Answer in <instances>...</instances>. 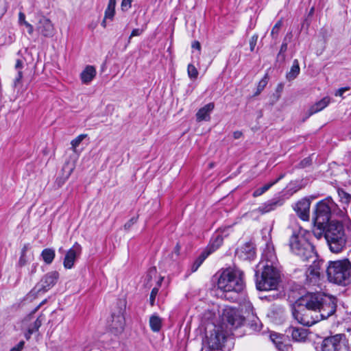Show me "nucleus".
<instances>
[{
    "label": "nucleus",
    "instance_id": "nucleus-1",
    "mask_svg": "<svg viewBox=\"0 0 351 351\" xmlns=\"http://www.w3.org/2000/svg\"><path fill=\"white\" fill-rule=\"evenodd\" d=\"M310 234L304 230L294 232L290 238L289 245L293 254L300 257L303 261L313 260V264L306 271V284L315 285L320 278L324 261L318 259L315 247L308 241Z\"/></svg>",
    "mask_w": 351,
    "mask_h": 351
},
{
    "label": "nucleus",
    "instance_id": "nucleus-2",
    "mask_svg": "<svg viewBox=\"0 0 351 351\" xmlns=\"http://www.w3.org/2000/svg\"><path fill=\"white\" fill-rule=\"evenodd\" d=\"M332 215H335L340 217H345V213L341 210L337 204L330 197L319 202L316 205L315 212L314 224L317 230H324L327 223H330Z\"/></svg>",
    "mask_w": 351,
    "mask_h": 351
},
{
    "label": "nucleus",
    "instance_id": "nucleus-3",
    "mask_svg": "<svg viewBox=\"0 0 351 351\" xmlns=\"http://www.w3.org/2000/svg\"><path fill=\"white\" fill-rule=\"evenodd\" d=\"M319 234L324 233L331 252L339 253L346 245L344 229L341 223L338 221H331L327 223L324 230H319Z\"/></svg>",
    "mask_w": 351,
    "mask_h": 351
},
{
    "label": "nucleus",
    "instance_id": "nucleus-4",
    "mask_svg": "<svg viewBox=\"0 0 351 351\" xmlns=\"http://www.w3.org/2000/svg\"><path fill=\"white\" fill-rule=\"evenodd\" d=\"M256 286L260 291L276 289L280 280L277 266L265 265L255 270Z\"/></svg>",
    "mask_w": 351,
    "mask_h": 351
},
{
    "label": "nucleus",
    "instance_id": "nucleus-5",
    "mask_svg": "<svg viewBox=\"0 0 351 351\" xmlns=\"http://www.w3.org/2000/svg\"><path fill=\"white\" fill-rule=\"evenodd\" d=\"M326 274L330 282L346 285L351 281V262L346 258L329 261Z\"/></svg>",
    "mask_w": 351,
    "mask_h": 351
},
{
    "label": "nucleus",
    "instance_id": "nucleus-6",
    "mask_svg": "<svg viewBox=\"0 0 351 351\" xmlns=\"http://www.w3.org/2000/svg\"><path fill=\"white\" fill-rule=\"evenodd\" d=\"M217 285L219 290H243V273L237 269H227L220 275Z\"/></svg>",
    "mask_w": 351,
    "mask_h": 351
},
{
    "label": "nucleus",
    "instance_id": "nucleus-7",
    "mask_svg": "<svg viewBox=\"0 0 351 351\" xmlns=\"http://www.w3.org/2000/svg\"><path fill=\"white\" fill-rule=\"evenodd\" d=\"M348 338L344 334H337L326 337L322 343V351H341L349 349L348 339L351 337V328L347 329Z\"/></svg>",
    "mask_w": 351,
    "mask_h": 351
},
{
    "label": "nucleus",
    "instance_id": "nucleus-8",
    "mask_svg": "<svg viewBox=\"0 0 351 351\" xmlns=\"http://www.w3.org/2000/svg\"><path fill=\"white\" fill-rule=\"evenodd\" d=\"M293 317L301 324L310 326L319 321L318 313L295 302L292 306Z\"/></svg>",
    "mask_w": 351,
    "mask_h": 351
},
{
    "label": "nucleus",
    "instance_id": "nucleus-9",
    "mask_svg": "<svg viewBox=\"0 0 351 351\" xmlns=\"http://www.w3.org/2000/svg\"><path fill=\"white\" fill-rule=\"evenodd\" d=\"M59 278V273L52 271L46 274L39 282L30 291V293L38 295L48 291L57 282Z\"/></svg>",
    "mask_w": 351,
    "mask_h": 351
},
{
    "label": "nucleus",
    "instance_id": "nucleus-10",
    "mask_svg": "<svg viewBox=\"0 0 351 351\" xmlns=\"http://www.w3.org/2000/svg\"><path fill=\"white\" fill-rule=\"evenodd\" d=\"M223 320L226 321L230 330H237L241 327L245 319L242 316L240 312L235 308L226 307L223 313Z\"/></svg>",
    "mask_w": 351,
    "mask_h": 351
},
{
    "label": "nucleus",
    "instance_id": "nucleus-11",
    "mask_svg": "<svg viewBox=\"0 0 351 351\" xmlns=\"http://www.w3.org/2000/svg\"><path fill=\"white\" fill-rule=\"evenodd\" d=\"M324 295V294L322 292H308L299 298L295 302L313 311H317Z\"/></svg>",
    "mask_w": 351,
    "mask_h": 351
},
{
    "label": "nucleus",
    "instance_id": "nucleus-12",
    "mask_svg": "<svg viewBox=\"0 0 351 351\" xmlns=\"http://www.w3.org/2000/svg\"><path fill=\"white\" fill-rule=\"evenodd\" d=\"M229 339H226L221 333L215 331L211 332L210 336H206V339L203 340L202 344L203 349H209L210 351L219 350L223 348L225 341Z\"/></svg>",
    "mask_w": 351,
    "mask_h": 351
},
{
    "label": "nucleus",
    "instance_id": "nucleus-13",
    "mask_svg": "<svg viewBox=\"0 0 351 351\" xmlns=\"http://www.w3.org/2000/svg\"><path fill=\"white\" fill-rule=\"evenodd\" d=\"M319 306L317 311L319 315V321L320 319H327L336 311V304L330 298L325 294Z\"/></svg>",
    "mask_w": 351,
    "mask_h": 351
},
{
    "label": "nucleus",
    "instance_id": "nucleus-14",
    "mask_svg": "<svg viewBox=\"0 0 351 351\" xmlns=\"http://www.w3.org/2000/svg\"><path fill=\"white\" fill-rule=\"evenodd\" d=\"M269 339L279 351H287L291 348V340L288 335L271 332Z\"/></svg>",
    "mask_w": 351,
    "mask_h": 351
},
{
    "label": "nucleus",
    "instance_id": "nucleus-15",
    "mask_svg": "<svg viewBox=\"0 0 351 351\" xmlns=\"http://www.w3.org/2000/svg\"><path fill=\"white\" fill-rule=\"evenodd\" d=\"M124 327L125 317L123 315V310L120 308L117 313H112L109 328L112 332L117 335L123 331Z\"/></svg>",
    "mask_w": 351,
    "mask_h": 351
},
{
    "label": "nucleus",
    "instance_id": "nucleus-16",
    "mask_svg": "<svg viewBox=\"0 0 351 351\" xmlns=\"http://www.w3.org/2000/svg\"><path fill=\"white\" fill-rule=\"evenodd\" d=\"M38 20L36 30L45 37H52L55 29L51 21L43 15L38 16Z\"/></svg>",
    "mask_w": 351,
    "mask_h": 351
},
{
    "label": "nucleus",
    "instance_id": "nucleus-17",
    "mask_svg": "<svg viewBox=\"0 0 351 351\" xmlns=\"http://www.w3.org/2000/svg\"><path fill=\"white\" fill-rule=\"evenodd\" d=\"M266 265L268 266L278 265V259L275 254L274 248L269 245H267L263 252L261 260L256 267H263Z\"/></svg>",
    "mask_w": 351,
    "mask_h": 351
},
{
    "label": "nucleus",
    "instance_id": "nucleus-18",
    "mask_svg": "<svg viewBox=\"0 0 351 351\" xmlns=\"http://www.w3.org/2000/svg\"><path fill=\"white\" fill-rule=\"evenodd\" d=\"M82 247L78 243H75L71 248H70L66 253L63 265L65 269H71L75 263V261L78 256L81 254Z\"/></svg>",
    "mask_w": 351,
    "mask_h": 351
},
{
    "label": "nucleus",
    "instance_id": "nucleus-19",
    "mask_svg": "<svg viewBox=\"0 0 351 351\" xmlns=\"http://www.w3.org/2000/svg\"><path fill=\"white\" fill-rule=\"evenodd\" d=\"M310 205V200L307 198H303L295 204L293 209L301 219L308 221L309 219Z\"/></svg>",
    "mask_w": 351,
    "mask_h": 351
},
{
    "label": "nucleus",
    "instance_id": "nucleus-20",
    "mask_svg": "<svg viewBox=\"0 0 351 351\" xmlns=\"http://www.w3.org/2000/svg\"><path fill=\"white\" fill-rule=\"evenodd\" d=\"M283 204V199L279 197L273 198L263 204L256 209V210L258 213L264 215L276 210L277 208L282 206Z\"/></svg>",
    "mask_w": 351,
    "mask_h": 351
},
{
    "label": "nucleus",
    "instance_id": "nucleus-21",
    "mask_svg": "<svg viewBox=\"0 0 351 351\" xmlns=\"http://www.w3.org/2000/svg\"><path fill=\"white\" fill-rule=\"evenodd\" d=\"M237 254L240 258L251 261L256 254L254 246L251 243H246L241 247Z\"/></svg>",
    "mask_w": 351,
    "mask_h": 351
},
{
    "label": "nucleus",
    "instance_id": "nucleus-22",
    "mask_svg": "<svg viewBox=\"0 0 351 351\" xmlns=\"http://www.w3.org/2000/svg\"><path fill=\"white\" fill-rule=\"evenodd\" d=\"M215 108V104L210 102L201 108L196 113V120L200 121H208L210 119V113Z\"/></svg>",
    "mask_w": 351,
    "mask_h": 351
},
{
    "label": "nucleus",
    "instance_id": "nucleus-23",
    "mask_svg": "<svg viewBox=\"0 0 351 351\" xmlns=\"http://www.w3.org/2000/svg\"><path fill=\"white\" fill-rule=\"evenodd\" d=\"M74 167L69 162L65 163L62 169V176H59L56 180L58 187L62 186L71 175Z\"/></svg>",
    "mask_w": 351,
    "mask_h": 351
},
{
    "label": "nucleus",
    "instance_id": "nucleus-24",
    "mask_svg": "<svg viewBox=\"0 0 351 351\" xmlns=\"http://www.w3.org/2000/svg\"><path fill=\"white\" fill-rule=\"evenodd\" d=\"M287 332L291 334L294 341L301 342L307 337V331L302 328L290 327Z\"/></svg>",
    "mask_w": 351,
    "mask_h": 351
},
{
    "label": "nucleus",
    "instance_id": "nucleus-25",
    "mask_svg": "<svg viewBox=\"0 0 351 351\" xmlns=\"http://www.w3.org/2000/svg\"><path fill=\"white\" fill-rule=\"evenodd\" d=\"M330 102V99L328 97H325L322 99L320 101L316 102L315 104L312 105L308 111L307 118L311 117V115L317 113L323 109H324Z\"/></svg>",
    "mask_w": 351,
    "mask_h": 351
},
{
    "label": "nucleus",
    "instance_id": "nucleus-26",
    "mask_svg": "<svg viewBox=\"0 0 351 351\" xmlns=\"http://www.w3.org/2000/svg\"><path fill=\"white\" fill-rule=\"evenodd\" d=\"M96 73V69L93 66H86L80 75L82 82L84 84L90 83L95 77Z\"/></svg>",
    "mask_w": 351,
    "mask_h": 351
},
{
    "label": "nucleus",
    "instance_id": "nucleus-27",
    "mask_svg": "<svg viewBox=\"0 0 351 351\" xmlns=\"http://www.w3.org/2000/svg\"><path fill=\"white\" fill-rule=\"evenodd\" d=\"M247 320L248 322L246 324V327L249 328L252 332L261 330L262 324L256 314L252 313V316L247 317Z\"/></svg>",
    "mask_w": 351,
    "mask_h": 351
},
{
    "label": "nucleus",
    "instance_id": "nucleus-28",
    "mask_svg": "<svg viewBox=\"0 0 351 351\" xmlns=\"http://www.w3.org/2000/svg\"><path fill=\"white\" fill-rule=\"evenodd\" d=\"M222 293L221 295V298L229 300L232 302H237L239 300V293L243 290H220Z\"/></svg>",
    "mask_w": 351,
    "mask_h": 351
},
{
    "label": "nucleus",
    "instance_id": "nucleus-29",
    "mask_svg": "<svg viewBox=\"0 0 351 351\" xmlns=\"http://www.w3.org/2000/svg\"><path fill=\"white\" fill-rule=\"evenodd\" d=\"M223 237L218 234L213 236L210 241V244L208 246V250L207 252H213L215 251L218 249L223 243Z\"/></svg>",
    "mask_w": 351,
    "mask_h": 351
},
{
    "label": "nucleus",
    "instance_id": "nucleus-30",
    "mask_svg": "<svg viewBox=\"0 0 351 351\" xmlns=\"http://www.w3.org/2000/svg\"><path fill=\"white\" fill-rule=\"evenodd\" d=\"M300 71L299 62L297 59L293 62L290 71L287 73L286 78L288 81H292L299 75Z\"/></svg>",
    "mask_w": 351,
    "mask_h": 351
},
{
    "label": "nucleus",
    "instance_id": "nucleus-31",
    "mask_svg": "<svg viewBox=\"0 0 351 351\" xmlns=\"http://www.w3.org/2000/svg\"><path fill=\"white\" fill-rule=\"evenodd\" d=\"M55 255V250L52 248H45L41 252V257L47 265H50L53 261Z\"/></svg>",
    "mask_w": 351,
    "mask_h": 351
},
{
    "label": "nucleus",
    "instance_id": "nucleus-32",
    "mask_svg": "<svg viewBox=\"0 0 351 351\" xmlns=\"http://www.w3.org/2000/svg\"><path fill=\"white\" fill-rule=\"evenodd\" d=\"M44 321V316L40 315L36 321L31 324L27 330V333L25 335L26 337L29 338L30 335L37 332L39 328L41 326L43 322Z\"/></svg>",
    "mask_w": 351,
    "mask_h": 351
},
{
    "label": "nucleus",
    "instance_id": "nucleus-33",
    "mask_svg": "<svg viewBox=\"0 0 351 351\" xmlns=\"http://www.w3.org/2000/svg\"><path fill=\"white\" fill-rule=\"evenodd\" d=\"M149 326L152 331H160L162 326L161 318L156 315H152L149 318Z\"/></svg>",
    "mask_w": 351,
    "mask_h": 351
},
{
    "label": "nucleus",
    "instance_id": "nucleus-34",
    "mask_svg": "<svg viewBox=\"0 0 351 351\" xmlns=\"http://www.w3.org/2000/svg\"><path fill=\"white\" fill-rule=\"evenodd\" d=\"M116 0H109L105 10L104 17L112 21L115 14Z\"/></svg>",
    "mask_w": 351,
    "mask_h": 351
},
{
    "label": "nucleus",
    "instance_id": "nucleus-35",
    "mask_svg": "<svg viewBox=\"0 0 351 351\" xmlns=\"http://www.w3.org/2000/svg\"><path fill=\"white\" fill-rule=\"evenodd\" d=\"M210 254V252H202L193 263V265L191 266V271L192 272L196 271Z\"/></svg>",
    "mask_w": 351,
    "mask_h": 351
},
{
    "label": "nucleus",
    "instance_id": "nucleus-36",
    "mask_svg": "<svg viewBox=\"0 0 351 351\" xmlns=\"http://www.w3.org/2000/svg\"><path fill=\"white\" fill-rule=\"evenodd\" d=\"M291 37H292L291 33L287 34L286 35V36L285 37L284 40L281 45L280 51L278 54V58L281 59L282 60H285V55L284 53L287 49V45H288L287 40H289L291 38Z\"/></svg>",
    "mask_w": 351,
    "mask_h": 351
},
{
    "label": "nucleus",
    "instance_id": "nucleus-37",
    "mask_svg": "<svg viewBox=\"0 0 351 351\" xmlns=\"http://www.w3.org/2000/svg\"><path fill=\"white\" fill-rule=\"evenodd\" d=\"M19 23L20 25H23L27 29V32L29 34H32L34 32L33 26L25 21V15L23 12H19Z\"/></svg>",
    "mask_w": 351,
    "mask_h": 351
},
{
    "label": "nucleus",
    "instance_id": "nucleus-38",
    "mask_svg": "<svg viewBox=\"0 0 351 351\" xmlns=\"http://www.w3.org/2000/svg\"><path fill=\"white\" fill-rule=\"evenodd\" d=\"M338 195L340 198V201L345 204L346 205H348V204L351 202V195L344 191L343 190L339 189L338 190Z\"/></svg>",
    "mask_w": 351,
    "mask_h": 351
},
{
    "label": "nucleus",
    "instance_id": "nucleus-39",
    "mask_svg": "<svg viewBox=\"0 0 351 351\" xmlns=\"http://www.w3.org/2000/svg\"><path fill=\"white\" fill-rule=\"evenodd\" d=\"M274 185V183H268L263 186L262 187H260L258 189H256L253 192V196L256 197L261 195H263L264 193H265L267 191H268L272 186Z\"/></svg>",
    "mask_w": 351,
    "mask_h": 351
},
{
    "label": "nucleus",
    "instance_id": "nucleus-40",
    "mask_svg": "<svg viewBox=\"0 0 351 351\" xmlns=\"http://www.w3.org/2000/svg\"><path fill=\"white\" fill-rule=\"evenodd\" d=\"M87 137V134H82L77 136L75 138L71 141V145L72 149L75 152L76 148L79 146L81 142Z\"/></svg>",
    "mask_w": 351,
    "mask_h": 351
},
{
    "label": "nucleus",
    "instance_id": "nucleus-41",
    "mask_svg": "<svg viewBox=\"0 0 351 351\" xmlns=\"http://www.w3.org/2000/svg\"><path fill=\"white\" fill-rule=\"evenodd\" d=\"M242 307L245 309V312L247 313V317L252 316V313L256 314L253 305L250 301H245L242 305Z\"/></svg>",
    "mask_w": 351,
    "mask_h": 351
},
{
    "label": "nucleus",
    "instance_id": "nucleus-42",
    "mask_svg": "<svg viewBox=\"0 0 351 351\" xmlns=\"http://www.w3.org/2000/svg\"><path fill=\"white\" fill-rule=\"evenodd\" d=\"M187 71H188L189 77L191 79H196L197 77L198 71L193 64H189L188 65Z\"/></svg>",
    "mask_w": 351,
    "mask_h": 351
},
{
    "label": "nucleus",
    "instance_id": "nucleus-43",
    "mask_svg": "<svg viewBox=\"0 0 351 351\" xmlns=\"http://www.w3.org/2000/svg\"><path fill=\"white\" fill-rule=\"evenodd\" d=\"M282 25V21H278L275 25L273 27L271 32V35L273 38L276 39L278 38L280 29Z\"/></svg>",
    "mask_w": 351,
    "mask_h": 351
},
{
    "label": "nucleus",
    "instance_id": "nucleus-44",
    "mask_svg": "<svg viewBox=\"0 0 351 351\" xmlns=\"http://www.w3.org/2000/svg\"><path fill=\"white\" fill-rule=\"evenodd\" d=\"M268 80H267V75H265L264 77L259 82L258 86H257V92L256 95L259 94L266 86L267 84Z\"/></svg>",
    "mask_w": 351,
    "mask_h": 351
},
{
    "label": "nucleus",
    "instance_id": "nucleus-45",
    "mask_svg": "<svg viewBox=\"0 0 351 351\" xmlns=\"http://www.w3.org/2000/svg\"><path fill=\"white\" fill-rule=\"evenodd\" d=\"M158 293V287H154L151 291L149 297V303L152 306L155 304L156 297Z\"/></svg>",
    "mask_w": 351,
    "mask_h": 351
},
{
    "label": "nucleus",
    "instance_id": "nucleus-46",
    "mask_svg": "<svg viewBox=\"0 0 351 351\" xmlns=\"http://www.w3.org/2000/svg\"><path fill=\"white\" fill-rule=\"evenodd\" d=\"M8 4L6 0H0V18L6 12Z\"/></svg>",
    "mask_w": 351,
    "mask_h": 351
},
{
    "label": "nucleus",
    "instance_id": "nucleus-47",
    "mask_svg": "<svg viewBox=\"0 0 351 351\" xmlns=\"http://www.w3.org/2000/svg\"><path fill=\"white\" fill-rule=\"evenodd\" d=\"M138 216L132 217L124 225L125 230H129L134 223L137 222Z\"/></svg>",
    "mask_w": 351,
    "mask_h": 351
},
{
    "label": "nucleus",
    "instance_id": "nucleus-48",
    "mask_svg": "<svg viewBox=\"0 0 351 351\" xmlns=\"http://www.w3.org/2000/svg\"><path fill=\"white\" fill-rule=\"evenodd\" d=\"M132 2V0H122L121 5V10L123 11L128 10L129 8H131Z\"/></svg>",
    "mask_w": 351,
    "mask_h": 351
},
{
    "label": "nucleus",
    "instance_id": "nucleus-49",
    "mask_svg": "<svg viewBox=\"0 0 351 351\" xmlns=\"http://www.w3.org/2000/svg\"><path fill=\"white\" fill-rule=\"evenodd\" d=\"M257 40H258V35L254 34L251 37V38L250 40V47L251 51H253L254 50L255 46L257 43Z\"/></svg>",
    "mask_w": 351,
    "mask_h": 351
},
{
    "label": "nucleus",
    "instance_id": "nucleus-50",
    "mask_svg": "<svg viewBox=\"0 0 351 351\" xmlns=\"http://www.w3.org/2000/svg\"><path fill=\"white\" fill-rule=\"evenodd\" d=\"M143 31H144V29H139V28L134 29L132 31V33L129 37L128 43H130V40L132 37L140 36L143 32Z\"/></svg>",
    "mask_w": 351,
    "mask_h": 351
},
{
    "label": "nucleus",
    "instance_id": "nucleus-51",
    "mask_svg": "<svg viewBox=\"0 0 351 351\" xmlns=\"http://www.w3.org/2000/svg\"><path fill=\"white\" fill-rule=\"evenodd\" d=\"M350 89V86H345V87L340 88L338 90H337V91L335 93V95L342 97L343 93L349 90Z\"/></svg>",
    "mask_w": 351,
    "mask_h": 351
},
{
    "label": "nucleus",
    "instance_id": "nucleus-52",
    "mask_svg": "<svg viewBox=\"0 0 351 351\" xmlns=\"http://www.w3.org/2000/svg\"><path fill=\"white\" fill-rule=\"evenodd\" d=\"M24 345V341H21L16 346L12 348L10 351H21L23 348Z\"/></svg>",
    "mask_w": 351,
    "mask_h": 351
},
{
    "label": "nucleus",
    "instance_id": "nucleus-53",
    "mask_svg": "<svg viewBox=\"0 0 351 351\" xmlns=\"http://www.w3.org/2000/svg\"><path fill=\"white\" fill-rule=\"evenodd\" d=\"M23 77V73L21 71H18L17 76L15 77L14 81V86L16 87L21 81Z\"/></svg>",
    "mask_w": 351,
    "mask_h": 351
},
{
    "label": "nucleus",
    "instance_id": "nucleus-54",
    "mask_svg": "<svg viewBox=\"0 0 351 351\" xmlns=\"http://www.w3.org/2000/svg\"><path fill=\"white\" fill-rule=\"evenodd\" d=\"M27 263V260H26V255H21V256H20V258H19V264L21 267H23Z\"/></svg>",
    "mask_w": 351,
    "mask_h": 351
},
{
    "label": "nucleus",
    "instance_id": "nucleus-55",
    "mask_svg": "<svg viewBox=\"0 0 351 351\" xmlns=\"http://www.w3.org/2000/svg\"><path fill=\"white\" fill-rule=\"evenodd\" d=\"M23 61L20 59H18L15 64V69L18 71H21V69L23 67Z\"/></svg>",
    "mask_w": 351,
    "mask_h": 351
},
{
    "label": "nucleus",
    "instance_id": "nucleus-56",
    "mask_svg": "<svg viewBox=\"0 0 351 351\" xmlns=\"http://www.w3.org/2000/svg\"><path fill=\"white\" fill-rule=\"evenodd\" d=\"M192 48L196 49L197 50H200L201 49V45H200L199 42V41H194L192 43Z\"/></svg>",
    "mask_w": 351,
    "mask_h": 351
},
{
    "label": "nucleus",
    "instance_id": "nucleus-57",
    "mask_svg": "<svg viewBox=\"0 0 351 351\" xmlns=\"http://www.w3.org/2000/svg\"><path fill=\"white\" fill-rule=\"evenodd\" d=\"M29 248V244H25L21 250V255H25L26 254V252L28 250V249Z\"/></svg>",
    "mask_w": 351,
    "mask_h": 351
},
{
    "label": "nucleus",
    "instance_id": "nucleus-58",
    "mask_svg": "<svg viewBox=\"0 0 351 351\" xmlns=\"http://www.w3.org/2000/svg\"><path fill=\"white\" fill-rule=\"evenodd\" d=\"M242 134H242V132H240V131H236V132H234L233 133V136H234V138L235 139H238V138H241V137Z\"/></svg>",
    "mask_w": 351,
    "mask_h": 351
},
{
    "label": "nucleus",
    "instance_id": "nucleus-59",
    "mask_svg": "<svg viewBox=\"0 0 351 351\" xmlns=\"http://www.w3.org/2000/svg\"><path fill=\"white\" fill-rule=\"evenodd\" d=\"M285 176V174H281L277 179H276L274 181L271 182V183H274V185L276 184L278 182H279L281 179H282Z\"/></svg>",
    "mask_w": 351,
    "mask_h": 351
},
{
    "label": "nucleus",
    "instance_id": "nucleus-60",
    "mask_svg": "<svg viewBox=\"0 0 351 351\" xmlns=\"http://www.w3.org/2000/svg\"><path fill=\"white\" fill-rule=\"evenodd\" d=\"M46 302V300H43L38 306H36L34 310L32 311V313H36L38 308L43 304Z\"/></svg>",
    "mask_w": 351,
    "mask_h": 351
},
{
    "label": "nucleus",
    "instance_id": "nucleus-61",
    "mask_svg": "<svg viewBox=\"0 0 351 351\" xmlns=\"http://www.w3.org/2000/svg\"><path fill=\"white\" fill-rule=\"evenodd\" d=\"M108 19H106L104 17V19H103L102 22H101V25L104 27H106V20Z\"/></svg>",
    "mask_w": 351,
    "mask_h": 351
},
{
    "label": "nucleus",
    "instance_id": "nucleus-62",
    "mask_svg": "<svg viewBox=\"0 0 351 351\" xmlns=\"http://www.w3.org/2000/svg\"><path fill=\"white\" fill-rule=\"evenodd\" d=\"M162 280H163V278H160V280L157 282V286L156 287H158L159 288L160 287L161 282H162Z\"/></svg>",
    "mask_w": 351,
    "mask_h": 351
},
{
    "label": "nucleus",
    "instance_id": "nucleus-63",
    "mask_svg": "<svg viewBox=\"0 0 351 351\" xmlns=\"http://www.w3.org/2000/svg\"><path fill=\"white\" fill-rule=\"evenodd\" d=\"M232 335H233V336H235V337H241V335L235 334V333H234V332H232Z\"/></svg>",
    "mask_w": 351,
    "mask_h": 351
},
{
    "label": "nucleus",
    "instance_id": "nucleus-64",
    "mask_svg": "<svg viewBox=\"0 0 351 351\" xmlns=\"http://www.w3.org/2000/svg\"><path fill=\"white\" fill-rule=\"evenodd\" d=\"M348 135L351 138V131L349 132Z\"/></svg>",
    "mask_w": 351,
    "mask_h": 351
}]
</instances>
